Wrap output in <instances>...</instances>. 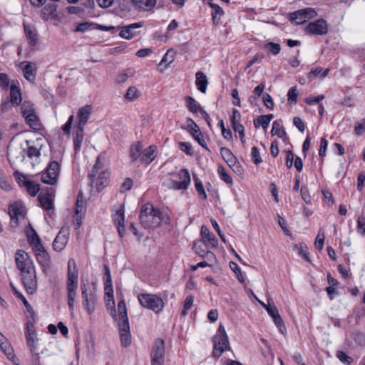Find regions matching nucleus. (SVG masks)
I'll use <instances>...</instances> for the list:
<instances>
[{"label": "nucleus", "instance_id": "obj_33", "mask_svg": "<svg viewBox=\"0 0 365 365\" xmlns=\"http://www.w3.org/2000/svg\"><path fill=\"white\" fill-rule=\"evenodd\" d=\"M10 101L14 106H19L22 101L20 88L14 83L10 87Z\"/></svg>", "mask_w": 365, "mask_h": 365}, {"label": "nucleus", "instance_id": "obj_16", "mask_svg": "<svg viewBox=\"0 0 365 365\" xmlns=\"http://www.w3.org/2000/svg\"><path fill=\"white\" fill-rule=\"evenodd\" d=\"M9 214L11 218V226L14 228L19 225V221L24 220L25 217L23 206L17 202L9 206Z\"/></svg>", "mask_w": 365, "mask_h": 365}, {"label": "nucleus", "instance_id": "obj_13", "mask_svg": "<svg viewBox=\"0 0 365 365\" xmlns=\"http://www.w3.org/2000/svg\"><path fill=\"white\" fill-rule=\"evenodd\" d=\"M25 336L26 339L27 346L29 347L31 353H35L37 351L38 338L36 331L34 329V322L28 321L26 323Z\"/></svg>", "mask_w": 365, "mask_h": 365}, {"label": "nucleus", "instance_id": "obj_38", "mask_svg": "<svg viewBox=\"0 0 365 365\" xmlns=\"http://www.w3.org/2000/svg\"><path fill=\"white\" fill-rule=\"evenodd\" d=\"M143 145L140 142H137L131 145L130 148L129 155L132 162L136 161L138 159L141 158Z\"/></svg>", "mask_w": 365, "mask_h": 365}, {"label": "nucleus", "instance_id": "obj_40", "mask_svg": "<svg viewBox=\"0 0 365 365\" xmlns=\"http://www.w3.org/2000/svg\"><path fill=\"white\" fill-rule=\"evenodd\" d=\"M329 68H327L324 71H323L322 68L319 66L314 69H312L310 72L308 73L307 78L310 81H312L319 76H320L321 78H324L329 74Z\"/></svg>", "mask_w": 365, "mask_h": 365}, {"label": "nucleus", "instance_id": "obj_39", "mask_svg": "<svg viewBox=\"0 0 365 365\" xmlns=\"http://www.w3.org/2000/svg\"><path fill=\"white\" fill-rule=\"evenodd\" d=\"M11 284V287L12 288V290L14 292V294L19 298L21 299V301H22V302L24 303L27 312L30 314L31 315V317L32 318V319L34 321H35V319H34V317H35V314H34V312L31 307V306L30 305V304L29 303V302L26 300V299L25 298V297L21 294L19 292H18V290L16 289V287L13 285L12 283L10 284Z\"/></svg>", "mask_w": 365, "mask_h": 365}, {"label": "nucleus", "instance_id": "obj_19", "mask_svg": "<svg viewBox=\"0 0 365 365\" xmlns=\"http://www.w3.org/2000/svg\"><path fill=\"white\" fill-rule=\"evenodd\" d=\"M121 345L128 347L131 344L132 339L129 322H118Z\"/></svg>", "mask_w": 365, "mask_h": 365}, {"label": "nucleus", "instance_id": "obj_61", "mask_svg": "<svg viewBox=\"0 0 365 365\" xmlns=\"http://www.w3.org/2000/svg\"><path fill=\"white\" fill-rule=\"evenodd\" d=\"M93 26V24L88 22H83L78 24L75 29L76 32L85 33L90 30Z\"/></svg>", "mask_w": 365, "mask_h": 365}, {"label": "nucleus", "instance_id": "obj_46", "mask_svg": "<svg viewBox=\"0 0 365 365\" xmlns=\"http://www.w3.org/2000/svg\"><path fill=\"white\" fill-rule=\"evenodd\" d=\"M195 189L201 198L207 199V195L205 191L202 181L198 178L197 175H193Z\"/></svg>", "mask_w": 365, "mask_h": 365}, {"label": "nucleus", "instance_id": "obj_14", "mask_svg": "<svg viewBox=\"0 0 365 365\" xmlns=\"http://www.w3.org/2000/svg\"><path fill=\"white\" fill-rule=\"evenodd\" d=\"M187 125L186 127L182 126V128L187 130L188 133L193 137V138L200 145L202 148L208 150L206 142L204 139V137L199 128V126L195 123V122L191 119H187Z\"/></svg>", "mask_w": 365, "mask_h": 365}, {"label": "nucleus", "instance_id": "obj_62", "mask_svg": "<svg viewBox=\"0 0 365 365\" xmlns=\"http://www.w3.org/2000/svg\"><path fill=\"white\" fill-rule=\"evenodd\" d=\"M179 147H180V149L185 153L187 155H193V151H192V145L190 143L188 142H180L179 143Z\"/></svg>", "mask_w": 365, "mask_h": 365}, {"label": "nucleus", "instance_id": "obj_37", "mask_svg": "<svg viewBox=\"0 0 365 365\" xmlns=\"http://www.w3.org/2000/svg\"><path fill=\"white\" fill-rule=\"evenodd\" d=\"M273 118V114L260 115L254 120V125L257 128L262 126L264 129H267Z\"/></svg>", "mask_w": 365, "mask_h": 365}, {"label": "nucleus", "instance_id": "obj_25", "mask_svg": "<svg viewBox=\"0 0 365 365\" xmlns=\"http://www.w3.org/2000/svg\"><path fill=\"white\" fill-rule=\"evenodd\" d=\"M143 26L142 22L133 23L120 28L119 36L125 39H131L136 35L135 29Z\"/></svg>", "mask_w": 365, "mask_h": 365}, {"label": "nucleus", "instance_id": "obj_4", "mask_svg": "<svg viewBox=\"0 0 365 365\" xmlns=\"http://www.w3.org/2000/svg\"><path fill=\"white\" fill-rule=\"evenodd\" d=\"M68 279H67V298L68 305L70 311H73L74 309V302L76 297V290L78 288V272H68Z\"/></svg>", "mask_w": 365, "mask_h": 365}, {"label": "nucleus", "instance_id": "obj_11", "mask_svg": "<svg viewBox=\"0 0 365 365\" xmlns=\"http://www.w3.org/2000/svg\"><path fill=\"white\" fill-rule=\"evenodd\" d=\"M22 282L26 291L33 294L37 287V279L35 267L21 272Z\"/></svg>", "mask_w": 365, "mask_h": 365}, {"label": "nucleus", "instance_id": "obj_51", "mask_svg": "<svg viewBox=\"0 0 365 365\" xmlns=\"http://www.w3.org/2000/svg\"><path fill=\"white\" fill-rule=\"evenodd\" d=\"M140 96L139 91L135 86H130L127 90L125 98L128 101H134Z\"/></svg>", "mask_w": 365, "mask_h": 365}, {"label": "nucleus", "instance_id": "obj_53", "mask_svg": "<svg viewBox=\"0 0 365 365\" xmlns=\"http://www.w3.org/2000/svg\"><path fill=\"white\" fill-rule=\"evenodd\" d=\"M156 209L157 208H155L152 204L147 203L144 205L141 208L139 220L141 218H145L147 215H151Z\"/></svg>", "mask_w": 365, "mask_h": 365}, {"label": "nucleus", "instance_id": "obj_44", "mask_svg": "<svg viewBox=\"0 0 365 365\" xmlns=\"http://www.w3.org/2000/svg\"><path fill=\"white\" fill-rule=\"evenodd\" d=\"M134 75V71L133 68H128L125 71H123L122 73H120L117 78H116V83L118 84H122V83H124L125 82H126L128 81V79L130 78V77H132Z\"/></svg>", "mask_w": 365, "mask_h": 365}, {"label": "nucleus", "instance_id": "obj_23", "mask_svg": "<svg viewBox=\"0 0 365 365\" xmlns=\"http://www.w3.org/2000/svg\"><path fill=\"white\" fill-rule=\"evenodd\" d=\"M204 245L208 247L216 248L218 246L217 239L211 234L210 230L205 225L202 226L200 232Z\"/></svg>", "mask_w": 365, "mask_h": 365}, {"label": "nucleus", "instance_id": "obj_7", "mask_svg": "<svg viewBox=\"0 0 365 365\" xmlns=\"http://www.w3.org/2000/svg\"><path fill=\"white\" fill-rule=\"evenodd\" d=\"M178 176L180 181L170 179L168 181V186L175 190H187L190 183V175L188 170L185 168L181 169Z\"/></svg>", "mask_w": 365, "mask_h": 365}, {"label": "nucleus", "instance_id": "obj_35", "mask_svg": "<svg viewBox=\"0 0 365 365\" xmlns=\"http://www.w3.org/2000/svg\"><path fill=\"white\" fill-rule=\"evenodd\" d=\"M132 2L138 9L149 11L155 7L157 0H132Z\"/></svg>", "mask_w": 365, "mask_h": 365}, {"label": "nucleus", "instance_id": "obj_6", "mask_svg": "<svg viewBox=\"0 0 365 365\" xmlns=\"http://www.w3.org/2000/svg\"><path fill=\"white\" fill-rule=\"evenodd\" d=\"M60 168L61 165L58 161H51L48 165L46 171L42 174V182L51 185L56 184L59 175Z\"/></svg>", "mask_w": 365, "mask_h": 365}, {"label": "nucleus", "instance_id": "obj_32", "mask_svg": "<svg viewBox=\"0 0 365 365\" xmlns=\"http://www.w3.org/2000/svg\"><path fill=\"white\" fill-rule=\"evenodd\" d=\"M195 85L197 88L202 93H205L208 84L205 74L202 71H197L195 74Z\"/></svg>", "mask_w": 365, "mask_h": 365}, {"label": "nucleus", "instance_id": "obj_60", "mask_svg": "<svg viewBox=\"0 0 365 365\" xmlns=\"http://www.w3.org/2000/svg\"><path fill=\"white\" fill-rule=\"evenodd\" d=\"M295 247L298 250L299 254L302 257H304L307 261H310L309 257L308 256L309 252H308V250H307V246L304 244L301 243V244H299L298 245H296Z\"/></svg>", "mask_w": 365, "mask_h": 365}, {"label": "nucleus", "instance_id": "obj_36", "mask_svg": "<svg viewBox=\"0 0 365 365\" xmlns=\"http://www.w3.org/2000/svg\"><path fill=\"white\" fill-rule=\"evenodd\" d=\"M210 6L212 8V19L213 24L217 25L220 21L221 17L224 15L223 9L217 4L209 3Z\"/></svg>", "mask_w": 365, "mask_h": 365}, {"label": "nucleus", "instance_id": "obj_34", "mask_svg": "<svg viewBox=\"0 0 365 365\" xmlns=\"http://www.w3.org/2000/svg\"><path fill=\"white\" fill-rule=\"evenodd\" d=\"M272 135H277L279 138H282L283 140H286L287 139V134L280 120H274L272 123V128L271 130Z\"/></svg>", "mask_w": 365, "mask_h": 365}, {"label": "nucleus", "instance_id": "obj_56", "mask_svg": "<svg viewBox=\"0 0 365 365\" xmlns=\"http://www.w3.org/2000/svg\"><path fill=\"white\" fill-rule=\"evenodd\" d=\"M297 96H298V92H297V86L291 87L287 93L288 101L290 103H296L297 101Z\"/></svg>", "mask_w": 365, "mask_h": 365}, {"label": "nucleus", "instance_id": "obj_45", "mask_svg": "<svg viewBox=\"0 0 365 365\" xmlns=\"http://www.w3.org/2000/svg\"><path fill=\"white\" fill-rule=\"evenodd\" d=\"M186 101V106L189 111L193 113H197L199 110L200 111V105L197 103L195 99L191 96H187L185 98Z\"/></svg>", "mask_w": 365, "mask_h": 365}, {"label": "nucleus", "instance_id": "obj_41", "mask_svg": "<svg viewBox=\"0 0 365 365\" xmlns=\"http://www.w3.org/2000/svg\"><path fill=\"white\" fill-rule=\"evenodd\" d=\"M26 236L28 237V241L31 247L41 243L39 236L32 227H30L29 229H27Z\"/></svg>", "mask_w": 365, "mask_h": 365}, {"label": "nucleus", "instance_id": "obj_8", "mask_svg": "<svg viewBox=\"0 0 365 365\" xmlns=\"http://www.w3.org/2000/svg\"><path fill=\"white\" fill-rule=\"evenodd\" d=\"M213 350L212 355L218 359L224 351L230 349L228 336L215 335L212 339Z\"/></svg>", "mask_w": 365, "mask_h": 365}, {"label": "nucleus", "instance_id": "obj_29", "mask_svg": "<svg viewBox=\"0 0 365 365\" xmlns=\"http://www.w3.org/2000/svg\"><path fill=\"white\" fill-rule=\"evenodd\" d=\"M36 65L32 62H27L23 68V74L24 78L31 83H34L36 80Z\"/></svg>", "mask_w": 365, "mask_h": 365}, {"label": "nucleus", "instance_id": "obj_18", "mask_svg": "<svg viewBox=\"0 0 365 365\" xmlns=\"http://www.w3.org/2000/svg\"><path fill=\"white\" fill-rule=\"evenodd\" d=\"M34 252H35L36 258L38 262L43 268L50 267V256L48 253L45 250L43 245L38 244L32 247Z\"/></svg>", "mask_w": 365, "mask_h": 365}, {"label": "nucleus", "instance_id": "obj_48", "mask_svg": "<svg viewBox=\"0 0 365 365\" xmlns=\"http://www.w3.org/2000/svg\"><path fill=\"white\" fill-rule=\"evenodd\" d=\"M265 49L274 56L279 53L281 51V46L279 43L274 42H268L264 46Z\"/></svg>", "mask_w": 365, "mask_h": 365}, {"label": "nucleus", "instance_id": "obj_24", "mask_svg": "<svg viewBox=\"0 0 365 365\" xmlns=\"http://www.w3.org/2000/svg\"><path fill=\"white\" fill-rule=\"evenodd\" d=\"M118 319L117 317L115 309L113 307L111 309V314L113 319L118 322H129L128 314H127V308L126 304L124 300H121L118 304Z\"/></svg>", "mask_w": 365, "mask_h": 365}, {"label": "nucleus", "instance_id": "obj_12", "mask_svg": "<svg viewBox=\"0 0 365 365\" xmlns=\"http://www.w3.org/2000/svg\"><path fill=\"white\" fill-rule=\"evenodd\" d=\"M15 261L16 267L21 271V272L35 267L29 255L21 250H18L16 251Z\"/></svg>", "mask_w": 365, "mask_h": 365}, {"label": "nucleus", "instance_id": "obj_2", "mask_svg": "<svg viewBox=\"0 0 365 365\" xmlns=\"http://www.w3.org/2000/svg\"><path fill=\"white\" fill-rule=\"evenodd\" d=\"M81 290L83 298V304L88 314H91L95 309V304L98 301L96 289L91 288L88 282L81 279Z\"/></svg>", "mask_w": 365, "mask_h": 365}, {"label": "nucleus", "instance_id": "obj_5", "mask_svg": "<svg viewBox=\"0 0 365 365\" xmlns=\"http://www.w3.org/2000/svg\"><path fill=\"white\" fill-rule=\"evenodd\" d=\"M14 175L19 185L24 187L31 196L34 197L39 192V185L34 180H29L25 175L15 171Z\"/></svg>", "mask_w": 365, "mask_h": 365}, {"label": "nucleus", "instance_id": "obj_47", "mask_svg": "<svg viewBox=\"0 0 365 365\" xmlns=\"http://www.w3.org/2000/svg\"><path fill=\"white\" fill-rule=\"evenodd\" d=\"M175 60V56L173 55V49H168L166 52V53L163 57L162 60L160 61L159 66H162L163 64H165V68L168 67V66L173 63Z\"/></svg>", "mask_w": 365, "mask_h": 365}, {"label": "nucleus", "instance_id": "obj_15", "mask_svg": "<svg viewBox=\"0 0 365 365\" xmlns=\"http://www.w3.org/2000/svg\"><path fill=\"white\" fill-rule=\"evenodd\" d=\"M165 346L163 340L158 339L153 346L152 365H162L163 363Z\"/></svg>", "mask_w": 365, "mask_h": 365}, {"label": "nucleus", "instance_id": "obj_17", "mask_svg": "<svg viewBox=\"0 0 365 365\" xmlns=\"http://www.w3.org/2000/svg\"><path fill=\"white\" fill-rule=\"evenodd\" d=\"M306 32L312 35H324L328 32L327 21L323 19L309 23L306 27Z\"/></svg>", "mask_w": 365, "mask_h": 365}, {"label": "nucleus", "instance_id": "obj_57", "mask_svg": "<svg viewBox=\"0 0 365 365\" xmlns=\"http://www.w3.org/2000/svg\"><path fill=\"white\" fill-rule=\"evenodd\" d=\"M251 156L252 160L255 165H259L262 162V159L261 158L259 151L258 148L255 146L252 148Z\"/></svg>", "mask_w": 365, "mask_h": 365}, {"label": "nucleus", "instance_id": "obj_10", "mask_svg": "<svg viewBox=\"0 0 365 365\" xmlns=\"http://www.w3.org/2000/svg\"><path fill=\"white\" fill-rule=\"evenodd\" d=\"M317 15V14L314 9L305 8L291 13L289 20L294 21L297 24H302Z\"/></svg>", "mask_w": 365, "mask_h": 365}, {"label": "nucleus", "instance_id": "obj_20", "mask_svg": "<svg viewBox=\"0 0 365 365\" xmlns=\"http://www.w3.org/2000/svg\"><path fill=\"white\" fill-rule=\"evenodd\" d=\"M162 212L159 209L155 210L150 215H147L145 218L140 219L141 225L144 227H156L159 226L162 221Z\"/></svg>", "mask_w": 365, "mask_h": 365}, {"label": "nucleus", "instance_id": "obj_55", "mask_svg": "<svg viewBox=\"0 0 365 365\" xmlns=\"http://www.w3.org/2000/svg\"><path fill=\"white\" fill-rule=\"evenodd\" d=\"M194 297L192 295H188L186 297L185 300L183 304V309L182 310L181 314L182 316H185L187 314V311L191 308L193 304Z\"/></svg>", "mask_w": 365, "mask_h": 365}, {"label": "nucleus", "instance_id": "obj_64", "mask_svg": "<svg viewBox=\"0 0 365 365\" xmlns=\"http://www.w3.org/2000/svg\"><path fill=\"white\" fill-rule=\"evenodd\" d=\"M357 230L361 235H365V217L361 216L358 217Z\"/></svg>", "mask_w": 365, "mask_h": 365}, {"label": "nucleus", "instance_id": "obj_50", "mask_svg": "<svg viewBox=\"0 0 365 365\" xmlns=\"http://www.w3.org/2000/svg\"><path fill=\"white\" fill-rule=\"evenodd\" d=\"M34 112H36L34 106L31 102L27 101L23 102L21 106V114L23 117L27 114L34 113Z\"/></svg>", "mask_w": 365, "mask_h": 365}, {"label": "nucleus", "instance_id": "obj_58", "mask_svg": "<svg viewBox=\"0 0 365 365\" xmlns=\"http://www.w3.org/2000/svg\"><path fill=\"white\" fill-rule=\"evenodd\" d=\"M300 192H301L302 198L304 201V202L307 204H311L312 197L309 194L308 187L307 186H304V185L302 186V187L300 189Z\"/></svg>", "mask_w": 365, "mask_h": 365}, {"label": "nucleus", "instance_id": "obj_63", "mask_svg": "<svg viewBox=\"0 0 365 365\" xmlns=\"http://www.w3.org/2000/svg\"><path fill=\"white\" fill-rule=\"evenodd\" d=\"M56 8L57 6L55 3H49L44 6L43 13L48 16L53 15L56 12Z\"/></svg>", "mask_w": 365, "mask_h": 365}, {"label": "nucleus", "instance_id": "obj_27", "mask_svg": "<svg viewBox=\"0 0 365 365\" xmlns=\"http://www.w3.org/2000/svg\"><path fill=\"white\" fill-rule=\"evenodd\" d=\"M113 221L117 227L118 232L120 237H123L125 235V216H124V209L123 207L120 208L113 215Z\"/></svg>", "mask_w": 365, "mask_h": 365}, {"label": "nucleus", "instance_id": "obj_43", "mask_svg": "<svg viewBox=\"0 0 365 365\" xmlns=\"http://www.w3.org/2000/svg\"><path fill=\"white\" fill-rule=\"evenodd\" d=\"M24 118H25L26 123L29 125L31 128L34 129H38L40 123L36 112H34V113L27 114L26 115L24 116Z\"/></svg>", "mask_w": 365, "mask_h": 365}, {"label": "nucleus", "instance_id": "obj_31", "mask_svg": "<svg viewBox=\"0 0 365 365\" xmlns=\"http://www.w3.org/2000/svg\"><path fill=\"white\" fill-rule=\"evenodd\" d=\"M84 138V127L76 125L73 134V145L76 152L81 150Z\"/></svg>", "mask_w": 365, "mask_h": 365}, {"label": "nucleus", "instance_id": "obj_54", "mask_svg": "<svg viewBox=\"0 0 365 365\" xmlns=\"http://www.w3.org/2000/svg\"><path fill=\"white\" fill-rule=\"evenodd\" d=\"M230 268L232 269V270L236 274V277H237V279H238V281L241 283H244L245 282L244 274L242 272L239 266L235 262H230Z\"/></svg>", "mask_w": 365, "mask_h": 365}, {"label": "nucleus", "instance_id": "obj_28", "mask_svg": "<svg viewBox=\"0 0 365 365\" xmlns=\"http://www.w3.org/2000/svg\"><path fill=\"white\" fill-rule=\"evenodd\" d=\"M157 156V148L155 145H150L145 150H142L140 162L142 163L149 165Z\"/></svg>", "mask_w": 365, "mask_h": 365}, {"label": "nucleus", "instance_id": "obj_42", "mask_svg": "<svg viewBox=\"0 0 365 365\" xmlns=\"http://www.w3.org/2000/svg\"><path fill=\"white\" fill-rule=\"evenodd\" d=\"M86 211L85 202L83 200V192L80 191L77 196V200L76 202V215H80V217L83 216Z\"/></svg>", "mask_w": 365, "mask_h": 365}, {"label": "nucleus", "instance_id": "obj_52", "mask_svg": "<svg viewBox=\"0 0 365 365\" xmlns=\"http://www.w3.org/2000/svg\"><path fill=\"white\" fill-rule=\"evenodd\" d=\"M25 33L27 38L29 41V43L32 46H34L38 40L37 34L35 30L31 29L29 27H25Z\"/></svg>", "mask_w": 365, "mask_h": 365}, {"label": "nucleus", "instance_id": "obj_49", "mask_svg": "<svg viewBox=\"0 0 365 365\" xmlns=\"http://www.w3.org/2000/svg\"><path fill=\"white\" fill-rule=\"evenodd\" d=\"M219 176L225 183L231 185L232 183V177L226 172L225 168L222 165L218 167L217 170Z\"/></svg>", "mask_w": 365, "mask_h": 365}, {"label": "nucleus", "instance_id": "obj_22", "mask_svg": "<svg viewBox=\"0 0 365 365\" xmlns=\"http://www.w3.org/2000/svg\"><path fill=\"white\" fill-rule=\"evenodd\" d=\"M266 311L269 314V315L272 318L274 323L279 328V329L282 332V329H285L284 322L279 314V311L277 307L274 303L268 302L267 307H266Z\"/></svg>", "mask_w": 365, "mask_h": 365}, {"label": "nucleus", "instance_id": "obj_30", "mask_svg": "<svg viewBox=\"0 0 365 365\" xmlns=\"http://www.w3.org/2000/svg\"><path fill=\"white\" fill-rule=\"evenodd\" d=\"M0 347L8 358L14 362V365H19V364L15 362V356L11 344L1 333H0Z\"/></svg>", "mask_w": 365, "mask_h": 365}, {"label": "nucleus", "instance_id": "obj_3", "mask_svg": "<svg viewBox=\"0 0 365 365\" xmlns=\"http://www.w3.org/2000/svg\"><path fill=\"white\" fill-rule=\"evenodd\" d=\"M138 299L142 307L152 310L155 314L160 313L165 306L162 298L156 294L142 293L138 294Z\"/></svg>", "mask_w": 365, "mask_h": 365}, {"label": "nucleus", "instance_id": "obj_59", "mask_svg": "<svg viewBox=\"0 0 365 365\" xmlns=\"http://www.w3.org/2000/svg\"><path fill=\"white\" fill-rule=\"evenodd\" d=\"M336 356L344 364H350L353 362V359L342 351H337Z\"/></svg>", "mask_w": 365, "mask_h": 365}, {"label": "nucleus", "instance_id": "obj_26", "mask_svg": "<svg viewBox=\"0 0 365 365\" xmlns=\"http://www.w3.org/2000/svg\"><path fill=\"white\" fill-rule=\"evenodd\" d=\"M92 110L93 107L91 105H86L85 106L80 108L77 113V125L84 127L90 118Z\"/></svg>", "mask_w": 365, "mask_h": 365}, {"label": "nucleus", "instance_id": "obj_21", "mask_svg": "<svg viewBox=\"0 0 365 365\" xmlns=\"http://www.w3.org/2000/svg\"><path fill=\"white\" fill-rule=\"evenodd\" d=\"M69 232L68 229L62 228L56 235L53 242V250L57 252L62 251L68 242Z\"/></svg>", "mask_w": 365, "mask_h": 365}, {"label": "nucleus", "instance_id": "obj_1", "mask_svg": "<svg viewBox=\"0 0 365 365\" xmlns=\"http://www.w3.org/2000/svg\"><path fill=\"white\" fill-rule=\"evenodd\" d=\"M101 165L100 158H98L96 164L93 167L91 173L88 174L90 179V184L91 187L96 188L97 191L100 192L106 185L107 180L109 177V173L107 171H101Z\"/></svg>", "mask_w": 365, "mask_h": 365}, {"label": "nucleus", "instance_id": "obj_9", "mask_svg": "<svg viewBox=\"0 0 365 365\" xmlns=\"http://www.w3.org/2000/svg\"><path fill=\"white\" fill-rule=\"evenodd\" d=\"M55 193L56 190L53 187H46L38 197L41 207L48 212L53 210Z\"/></svg>", "mask_w": 365, "mask_h": 365}]
</instances>
